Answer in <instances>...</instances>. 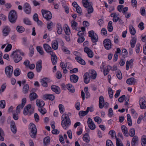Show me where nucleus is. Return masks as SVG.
I'll use <instances>...</instances> for the list:
<instances>
[{"instance_id":"29","label":"nucleus","mask_w":146,"mask_h":146,"mask_svg":"<svg viewBox=\"0 0 146 146\" xmlns=\"http://www.w3.org/2000/svg\"><path fill=\"white\" fill-rule=\"evenodd\" d=\"M75 59L80 64L82 65H85L86 62L85 61L80 57L79 56H76L75 57Z\"/></svg>"},{"instance_id":"8","label":"nucleus","mask_w":146,"mask_h":146,"mask_svg":"<svg viewBox=\"0 0 146 146\" xmlns=\"http://www.w3.org/2000/svg\"><path fill=\"white\" fill-rule=\"evenodd\" d=\"M104 46L107 50L111 49V40L109 39H105L103 41Z\"/></svg>"},{"instance_id":"56","label":"nucleus","mask_w":146,"mask_h":146,"mask_svg":"<svg viewBox=\"0 0 146 146\" xmlns=\"http://www.w3.org/2000/svg\"><path fill=\"white\" fill-rule=\"evenodd\" d=\"M12 46L11 44H9L6 47L4 51L5 52H8L10 51L11 49Z\"/></svg>"},{"instance_id":"4","label":"nucleus","mask_w":146,"mask_h":146,"mask_svg":"<svg viewBox=\"0 0 146 146\" xmlns=\"http://www.w3.org/2000/svg\"><path fill=\"white\" fill-rule=\"evenodd\" d=\"M41 13L44 18L48 21L52 17V14L50 11L45 9H42Z\"/></svg>"},{"instance_id":"57","label":"nucleus","mask_w":146,"mask_h":146,"mask_svg":"<svg viewBox=\"0 0 146 146\" xmlns=\"http://www.w3.org/2000/svg\"><path fill=\"white\" fill-rule=\"evenodd\" d=\"M108 92L110 98L111 99L113 97V92L111 88H108Z\"/></svg>"},{"instance_id":"11","label":"nucleus","mask_w":146,"mask_h":146,"mask_svg":"<svg viewBox=\"0 0 146 146\" xmlns=\"http://www.w3.org/2000/svg\"><path fill=\"white\" fill-rule=\"evenodd\" d=\"M23 10L27 14L30 13L31 8L30 5L27 3H25L23 6Z\"/></svg>"},{"instance_id":"46","label":"nucleus","mask_w":146,"mask_h":146,"mask_svg":"<svg viewBox=\"0 0 146 146\" xmlns=\"http://www.w3.org/2000/svg\"><path fill=\"white\" fill-rule=\"evenodd\" d=\"M135 134V130L133 128H131L129 130V134L130 136L133 137L134 136Z\"/></svg>"},{"instance_id":"58","label":"nucleus","mask_w":146,"mask_h":146,"mask_svg":"<svg viewBox=\"0 0 146 146\" xmlns=\"http://www.w3.org/2000/svg\"><path fill=\"white\" fill-rule=\"evenodd\" d=\"M4 135V133L3 131L1 128H0V140L3 141L4 140V138L3 137Z\"/></svg>"},{"instance_id":"38","label":"nucleus","mask_w":146,"mask_h":146,"mask_svg":"<svg viewBox=\"0 0 146 146\" xmlns=\"http://www.w3.org/2000/svg\"><path fill=\"white\" fill-rule=\"evenodd\" d=\"M129 31L131 35H134L136 33V31L133 26L130 25L129 26Z\"/></svg>"},{"instance_id":"54","label":"nucleus","mask_w":146,"mask_h":146,"mask_svg":"<svg viewBox=\"0 0 146 146\" xmlns=\"http://www.w3.org/2000/svg\"><path fill=\"white\" fill-rule=\"evenodd\" d=\"M58 108L60 113L61 114L63 113L64 111V106L62 104H60L58 106Z\"/></svg>"},{"instance_id":"52","label":"nucleus","mask_w":146,"mask_h":146,"mask_svg":"<svg viewBox=\"0 0 146 146\" xmlns=\"http://www.w3.org/2000/svg\"><path fill=\"white\" fill-rule=\"evenodd\" d=\"M46 79H47L46 78H43L40 81L42 85L46 87L47 86V84L46 82Z\"/></svg>"},{"instance_id":"36","label":"nucleus","mask_w":146,"mask_h":146,"mask_svg":"<svg viewBox=\"0 0 146 146\" xmlns=\"http://www.w3.org/2000/svg\"><path fill=\"white\" fill-rule=\"evenodd\" d=\"M111 67L110 65L106 66L104 69L103 72L105 76L107 75L109 73V71L111 69Z\"/></svg>"},{"instance_id":"32","label":"nucleus","mask_w":146,"mask_h":146,"mask_svg":"<svg viewBox=\"0 0 146 146\" xmlns=\"http://www.w3.org/2000/svg\"><path fill=\"white\" fill-rule=\"evenodd\" d=\"M36 103L37 106L40 107L39 108H42L45 104L44 102L43 101L39 99L36 100Z\"/></svg>"},{"instance_id":"40","label":"nucleus","mask_w":146,"mask_h":146,"mask_svg":"<svg viewBox=\"0 0 146 146\" xmlns=\"http://www.w3.org/2000/svg\"><path fill=\"white\" fill-rule=\"evenodd\" d=\"M38 97L37 94L34 92H33L30 94L29 98L31 101H33L36 99Z\"/></svg>"},{"instance_id":"61","label":"nucleus","mask_w":146,"mask_h":146,"mask_svg":"<svg viewBox=\"0 0 146 146\" xmlns=\"http://www.w3.org/2000/svg\"><path fill=\"white\" fill-rule=\"evenodd\" d=\"M23 22L26 25H30L31 24V21L27 18H24L23 19Z\"/></svg>"},{"instance_id":"6","label":"nucleus","mask_w":146,"mask_h":146,"mask_svg":"<svg viewBox=\"0 0 146 146\" xmlns=\"http://www.w3.org/2000/svg\"><path fill=\"white\" fill-rule=\"evenodd\" d=\"M31 129L30 135L32 138H35L37 133V129L35 125L33 123H31L29 125Z\"/></svg>"},{"instance_id":"12","label":"nucleus","mask_w":146,"mask_h":146,"mask_svg":"<svg viewBox=\"0 0 146 146\" xmlns=\"http://www.w3.org/2000/svg\"><path fill=\"white\" fill-rule=\"evenodd\" d=\"M43 47L45 51L50 54H52L54 52L50 46L48 44H43Z\"/></svg>"},{"instance_id":"2","label":"nucleus","mask_w":146,"mask_h":146,"mask_svg":"<svg viewBox=\"0 0 146 146\" xmlns=\"http://www.w3.org/2000/svg\"><path fill=\"white\" fill-rule=\"evenodd\" d=\"M24 53L20 50H16L13 52L12 55L13 56L14 61L15 63H18L22 59V57L21 56H24Z\"/></svg>"},{"instance_id":"27","label":"nucleus","mask_w":146,"mask_h":146,"mask_svg":"<svg viewBox=\"0 0 146 146\" xmlns=\"http://www.w3.org/2000/svg\"><path fill=\"white\" fill-rule=\"evenodd\" d=\"M60 67L62 69L63 72L64 74H66L67 72V70L66 69V64L63 62H61L60 63Z\"/></svg>"},{"instance_id":"62","label":"nucleus","mask_w":146,"mask_h":146,"mask_svg":"<svg viewBox=\"0 0 146 146\" xmlns=\"http://www.w3.org/2000/svg\"><path fill=\"white\" fill-rule=\"evenodd\" d=\"M140 13L143 16L145 15V10L144 7H141L140 9Z\"/></svg>"},{"instance_id":"17","label":"nucleus","mask_w":146,"mask_h":146,"mask_svg":"<svg viewBox=\"0 0 146 146\" xmlns=\"http://www.w3.org/2000/svg\"><path fill=\"white\" fill-rule=\"evenodd\" d=\"M63 29L66 34L67 35H69L71 33L70 29L66 24H65L63 26Z\"/></svg>"},{"instance_id":"59","label":"nucleus","mask_w":146,"mask_h":146,"mask_svg":"<svg viewBox=\"0 0 146 146\" xmlns=\"http://www.w3.org/2000/svg\"><path fill=\"white\" fill-rule=\"evenodd\" d=\"M5 101L4 100L0 101V107L1 108L3 109L5 107Z\"/></svg>"},{"instance_id":"7","label":"nucleus","mask_w":146,"mask_h":146,"mask_svg":"<svg viewBox=\"0 0 146 146\" xmlns=\"http://www.w3.org/2000/svg\"><path fill=\"white\" fill-rule=\"evenodd\" d=\"M13 71V67L11 66H7L5 69V74L7 77L9 78L11 77L12 76Z\"/></svg>"},{"instance_id":"30","label":"nucleus","mask_w":146,"mask_h":146,"mask_svg":"<svg viewBox=\"0 0 146 146\" xmlns=\"http://www.w3.org/2000/svg\"><path fill=\"white\" fill-rule=\"evenodd\" d=\"M43 97L46 99H49L51 100H53L54 99V96L53 95L51 94H46L43 96Z\"/></svg>"},{"instance_id":"53","label":"nucleus","mask_w":146,"mask_h":146,"mask_svg":"<svg viewBox=\"0 0 146 146\" xmlns=\"http://www.w3.org/2000/svg\"><path fill=\"white\" fill-rule=\"evenodd\" d=\"M141 48V51L142 49L140 44L139 43L137 44L135 48V51L137 53H139V52Z\"/></svg>"},{"instance_id":"41","label":"nucleus","mask_w":146,"mask_h":146,"mask_svg":"<svg viewBox=\"0 0 146 146\" xmlns=\"http://www.w3.org/2000/svg\"><path fill=\"white\" fill-rule=\"evenodd\" d=\"M29 89V86L28 84H26L25 85L23 88V93L26 94L28 92Z\"/></svg>"},{"instance_id":"13","label":"nucleus","mask_w":146,"mask_h":146,"mask_svg":"<svg viewBox=\"0 0 146 146\" xmlns=\"http://www.w3.org/2000/svg\"><path fill=\"white\" fill-rule=\"evenodd\" d=\"M84 51L87 54L88 56L90 58L93 57L94 54L92 51L88 47H85L84 48Z\"/></svg>"},{"instance_id":"34","label":"nucleus","mask_w":146,"mask_h":146,"mask_svg":"<svg viewBox=\"0 0 146 146\" xmlns=\"http://www.w3.org/2000/svg\"><path fill=\"white\" fill-rule=\"evenodd\" d=\"M82 139L83 141L86 143H89L90 141L89 134L87 133H85Z\"/></svg>"},{"instance_id":"39","label":"nucleus","mask_w":146,"mask_h":146,"mask_svg":"<svg viewBox=\"0 0 146 146\" xmlns=\"http://www.w3.org/2000/svg\"><path fill=\"white\" fill-rule=\"evenodd\" d=\"M136 40L137 39L136 38L132 37L130 42L131 46L132 48H133L135 46Z\"/></svg>"},{"instance_id":"43","label":"nucleus","mask_w":146,"mask_h":146,"mask_svg":"<svg viewBox=\"0 0 146 146\" xmlns=\"http://www.w3.org/2000/svg\"><path fill=\"white\" fill-rule=\"evenodd\" d=\"M141 144L142 146H146V136L143 135L141 140Z\"/></svg>"},{"instance_id":"16","label":"nucleus","mask_w":146,"mask_h":146,"mask_svg":"<svg viewBox=\"0 0 146 146\" xmlns=\"http://www.w3.org/2000/svg\"><path fill=\"white\" fill-rule=\"evenodd\" d=\"M51 55V59L52 62V64L54 65L56 64L57 62V57L54 52L52 54H50Z\"/></svg>"},{"instance_id":"42","label":"nucleus","mask_w":146,"mask_h":146,"mask_svg":"<svg viewBox=\"0 0 146 146\" xmlns=\"http://www.w3.org/2000/svg\"><path fill=\"white\" fill-rule=\"evenodd\" d=\"M88 109L86 111H80L78 113V114L80 116L83 117L86 115L88 113Z\"/></svg>"},{"instance_id":"28","label":"nucleus","mask_w":146,"mask_h":146,"mask_svg":"<svg viewBox=\"0 0 146 146\" xmlns=\"http://www.w3.org/2000/svg\"><path fill=\"white\" fill-rule=\"evenodd\" d=\"M136 82V80L134 78H131L127 79L126 81V83L128 84L132 85Z\"/></svg>"},{"instance_id":"3","label":"nucleus","mask_w":146,"mask_h":146,"mask_svg":"<svg viewBox=\"0 0 146 146\" xmlns=\"http://www.w3.org/2000/svg\"><path fill=\"white\" fill-rule=\"evenodd\" d=\"M8 18L9 21L11 23H15L17 19V15L16 12L14 10L11 11L9 14Z\"/></svg>"},{"instance_id":"22","label":"nucleus","mask_w":146,"mask_h":146,"mask_svg":"<svg viewBox=\"0 0 146 146\" xmlns=\"http://www.w3.org/2000/svg\"><path fill=\"white\" fill-rule=\"evenodd\" d=\"M87 8V11L88 12L86 14V15L87 17H89L90 16V14L93 12L94 9L92 7V5H91Z\"/></svg>"},{"instance_id":"37","label":"nucleus","mask_w":146,"mask_h":146,"mask_svg":"<svg viewBox=\"0 0 146 146\" xmlns=\"http://www.w3.org/2000/svg\"><path fill=\"white\" fill-rule=\"evenodd\" d=\"M133 137L131 141V145L132 146H135L138 140V138L137 136H135Z\"/></svg>"},{"instance_id":"15","label":"nucleus","mask_w":146,"mask_h":146,"mask_svg":"<svg viewBox=\"0 0 146 146\" xmlns=\"http://www.w3.org/2000/svg\"><path fill=\"white\" fill-rule=\"evenodd\" d=\"M99 107L100 109H102L104 106V100L103 96H100L99 98Z\"/></svg>"},{"instance_id":"35","label":"nucleus","mask_w":146,"mask_h":146,"mask_svg":"<svg viewBox=\"0 0 146 146\" xmlns=\"http://www.w3.org/2000/svg\"><path fill=\"white\" fill-rule=\"evenodd\" d=\"M66 87L68 90L71 93H73L75 91L74 87L71 84L66 85Z\"/></svg>"},{"instance_id":"45","label":"nucleus","mask_w":146,"mask_h":146,"mask_svg":"<svg viewBox=\"0 0 146 146\" xmlns=\"http://www.w3.org/2000/svg\"><path fill=\"white\" fill-rule=\"evenodd\" d=\"M71 25L73 29H76L78 25V23L75 21H72L71 22Z\"/></svg>"},{"instance_id":"31","label":"nucleus","mask_w":146,"mask_h":146,"mask_svg":"<svg viewBox=\"0 0 146 146\" xmlns=\"http://www.w3.org/2000/svg\"><path fill=\"white\" fill-rule=\"evenodd\" d=\"M51 89L56 94H59L60 93V88L58 86L55 85L52 86Z\"/></svg>"},{"instance_id":"20","label":"nucleus","mask_w":146,"mask_h":146,"mask_svg":"<svg viewBox=\"0 0 146 146\" xmlns=\"http://www.w3.org/2000/svg\"><path fill=\"white\" fill-rule=\"evenodd\" d=\"M82 3L83 6L85 8H87L91 5H92V3L89 2L88 0H82Z\"/></svg>"},{"instance_id":"48","label":"nucleus","mask_w":146,"mask_h":146,"mask_svg":"<svg viewBox=\"0 0 146 146\" xmlns=\"http://www.w3.org/2000/svg\"><path fill=\"white\" fill-rule=\"evenodd\" d=\"M112 23V22L111 21H110L108 23V29L110 32H112L113 30V27L111 25Z\"/></svg>"},{"instance_id":"44","label":"nucleus","mask_w":146,"mask_h":146,"mask_svg":"<svg viewBox=\"0 0 146 146\" xmlns=\"http://www.w3.org/2000/svg\"><path fill=\"white\" fill-rule=\"evenodd\" d=\"M116 74L119 80H121L122 78V74L120 70H117L116 71Z\"/></svg>"},{"instance_id":"25","label":"nucleus","mask_w":146,"mask_h":146,"mask_svg":"<svg viewBox=\"0 0 146 146\" xmlns=\"http://www.w3.org/2000/svg\"><path fill=\"white\" fill-rule=\"evenodd\" d=\"M56 29L57 33L59 35L61 34L62 32V28L60 23H58L56 25Z\"/></svg>"},{"instance_id":"21","label":"nucleus","mask_w":146,"mask_h":146,"mask_svg":"<svg viewBox=\"0 0 146 146\" xmlns=\"http://www.w3.org/2000/svg\"><path fill=\"white\" fill-rule=\"evenodd\" d=\"M11 130L14 134L16 133L17 129L15 124L14 121H12L11 123Z\"/></svg>"},{"instance_id":"51","label":"nucleus","mask_w":146,"mask_h":146,"mask_svg":"<svg viewBox=\"0 0 146 146\" xmlns=\"http://www.w3.org/2000/svg\"><path fill=\"white\" fill-rule=\"evenodd\" d=\"M17 30L18 32L21 33L24 31L25 29L21 26H18L17 27Z\"/></svg>"},{"instance_id":"9","label":"nucleus","mask_w":146,"mask_h":146,"mask_svg":"<svg viewBox=\"0 0 146 146\" xmlns=\"http://www.w3.org/2000/svg\"><path fill=\"white\" fill-rule=\"evenodd\" d=\"M87 123L89 127L91 130H94L96 128L95 125L91 118H88Z\"/></svg>"},{"instance_id":"50","label":"nucleus","mask_w":146,"mask_h":146,"mask_svg":"<svg viewBox=\"0 0 146 146\" xmlns=\"http://www.w3.org/2000/svg\"><path fill=\"white\" fill-rule=\"evenodd\" d=\"M37 51L41 55H42L44 54V52L42 49V48L40 46H37L36 47Z\"/></svg>"},{"instance_id":"47","label":"nucleus","mask_w":146,"mask_h":146,"mask_svg":"<svg viewBox=\"0 0 146 146\" xmlns=\"http://www.w3.org/2000/svg\"><path fill=\"white\" fill-rule=\"evenodd\" d=\"M109 134L111 136V137L113 138L114 139L115 138L116 139L117 138L116 137V134L115 132V131L113 130H110L109 133Z\"/></svg>"},{"instance_id":"14","label":"nucleus","mask_w":146,"mask_h":146,"mask_svg":"<svg viewBox=\"0 0 146 146\" xmlns=\"http://www.w3.org/2000/svg\"><path fill=\"white\" fill-rule=\"evenodd\" d=\"M110 16L113 17V21L114 22H117L119 18V13H113L111 14Z\"/></svg>"},{"instance_id":"1","label":"nucleus","mask_w":146,"mask_h":146,"mask_svg":"<svg viewBox=\"0 0 146 146\" xmlns=\"http://www.w3.org/2000/svg\"><path fill=\"white\" fill-rule=\"evenodd\" d=\"M61 119V125L64 129H66L71 124V121L68 115L66 113L63 114L62 116Z\"/></svg>"},{"instance_id":"60","label":"nucleus","mask_w":146,"mask_h":146,"mask_svg":"<svg viewBox=\"0 0 146 146\" xmlns=\"http://www.w3.org/2000/svg\"><path fill=\"white\" fill-rule=\"evenodd\" d=\"M38 110L42 115H44L46 113V110L44 108H39Z\"/></svg>"},{"instance_id":"63","label":"nucleus","mask_w":146,"mask_h":146,"mask_svg":"<svg viewBox=\"0 0 146 146\" xmlns=\"http://www.w3.org/2000/svg\"><path fill=\"white\" fill-rule=\"evenodd\" d=\"M50 142V138L49 137L47 136L45 137L44 140V143L45 145L47 144Z\"/></svg>"},{"instance_id":"33","label":"nucleus","mask_w":146,"mask_h":146,"mask_svg":"<svg viewBox=\"0 0 146 146\" xmlns=\"http://www.w3.org/2000/svg\"><path fill=\"white\" fill-rule=\"evenodd\" d=\"M10 31V28L6 26L4 27L3 31V35L4 36H7Z\"/></svg>"},{"instance_id":"18","label":"nucleus","mask_w":146,"mask_h":146,"mask_svg":"<svg viewBox=\"0 0 146 146\" xmlns=\"http://www.w3.org/2000/svg\"><path fill=\"white\" fill-rule=\"evenodd\" d=\"M90 76L92 79H95L96 77L97 74L96 72L94 70H91L89 71Z\"/></svg>"},{"instance_id":"24","label":"nucleus","mask_w":146,"mask_h":146,"mask_svg":"<svg viewBox=\"0 0 146 146\" xmlns=\"http://www.w3.org/2000/svg\"><path fill=\"white\" fill-rule=\"evenodd\" d=\"M51 46L53 49L54 50H57L58 46V42L57 40L53 41L52 42Z\"/></svg>"},{"instance_id":"10","label":"nucleus","mask_w":146,"mask_h":146,"mask_svg":"<svg viewBox=\"0 0 146 146\" xmlns=\"http://www.w3.org/2000/svg\"><path fill=\"white\" fill-rule=\"evenodd\" d=\"M139 104L141 109H144L146 108V102L144 98H140Z\"/></svg>"},{"instance_id":"26","label":"nucleus","mask_w":146,"mask_h":146,"mask_svg":"<svg viewBox=\"0 0 146 146\" xmlns=\"http://www.w3.org/2000/svg\"><path fill=\"white\" fill-rule=\"evenodd\" d=\"M78 77L74 75H71L70 77V80L71 82L73 83L76 82L78 80Z\"/></svg>"},{"instance_id":"64","label":"nucleus","mask_w":146,"mask_h":146,"mask_svg":"<svg viewBox=\"0 0 146 146\" xmlns=\"http://www.w3.org/2000/svg\"><path fill=\"white\" fill-rule=\"evenodd\" d=\"M53 23L51 21H50L47 23V27L48 30L51 29L53 26Z\"/></svg>"},{"instance_id":"5","label":"nucleus","mask_w":146,"mask_h":146,"mask_svg":"<svg viewBox=\"0 0 146 146\" xmlns=\"http://www.w3.org/2000/svg\"><path fill=\"white\" fill-rule=\"evenodd\" d=\"M89 36L91 38L92 42L94 43L97 42L98 40V35L95 33L93 30L89 31L88 32Z\"/></svg>"},{"instance_id":"49","label":"nucleus","mask_w":146,"mask_h":146,"mask_svg":"<svg viewBox=\"0 0 146 146\" xmlns=\"http://www.w3.org/2000/svg\"><path fill=\"white\" fill-rule=\"evenodd\" d=\"M21 72L19 68H17L14 70V74L15 76H17L20 75Z\"/></svg>"},{"instance_id":"55","label":"nucleus","mask_w":146,"mask_h":146,"mask_svg":"<svg viewBox=\"0 0 146 146\" xmlns=\"http://www.w3.org/2000/svg\"><path fill=\"white\" fill-rule=\"evenodd\" d=\"M94 119L95 121L98 124H100L102 121L101 118L98 116H96L94 117Z\"/></svg>"},{"instance_id":"23","label":"nucleus","mask_w":146,"mask_h":146,"mask_svg":"<svg viewBox=\"0 0 146 146\" xmlns=\"http://www.w3.org/2000/svg\"><path fill=\"white\" fill-rule=\"evenodd\" d=\"M121 129L124 135L125 136L128 137V134L127 127L124 125H122L121 127Z\"/></svg>"},{"instance_id":"19","label":"nucleus","mask_w":146,"mask_h":146,"mask_svg":"<svg viewBox=\"0 0 146 146\" xmlns=\"http://www.w3.org/2000/svg\"><path fill=\"white\" fill-rule=\"evenodd\" d=\"M42 61L41 60H39L36 63V69L37 72H40L42 69Z\"/></svg>"}]
</instances>
